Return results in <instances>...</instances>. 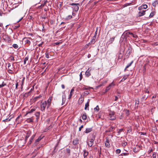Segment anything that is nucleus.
<instances>
[{
  "label": "nucleus",
  "mask_w": 158,
  "mask_h": 158,
  "mask_svg": "<svg viewBox=\"0 0 158 158\" xmlns=\"http://www.w3.org/2000/svg\"><path fill=\"white\" fill-rule=\"evenodd\" d=\"M70 5L73 6L72 7L73 10L76 12L77 11L79 10L78 6L79 5V3H70Z\"/></svg>",
  "instance_id": "obj_1"
},
{
  "label": "nucleus",
  "mask_w": 158,
  "mask_h": 158,
  "mask_svg": "<svg viewBox=\"0 0 158 158\" xmlns=\"http://www.w3.org/2000/svg\"><path fill=\"white\" fill-rule=\"evenodd\" d=\"M109 118L111 120L115 119L116 117L114 115V111H110L109 114Z\"/></svg>",
  "instance_id": "obj_2"
},
{
  "label": "nucleus",
  "mask_w": 158,
  "mask_h": 158,
  "mask_svg": "<svg viewBox=\"0 0 158 158\" xmlns=\"http://www.w3.org/2000/svg\"><path fill=\"white\" fill-rule=\"evenodd\" d=\"M47 105V102L45 101L44 102H43L41 105V108L42 111H43L45 110V108Z\"/></svg>",
  "instance_id": "obj_3"
},
{
  "label": "nucleus",
  "mask_w": 158,
  "mask_h": 158,
  "mask_svg": "<svg viewBox=\"0 0 158 158\" xmlns=\"http://www.w3.org/2000/svg\"><path fill=\"white\" fill-rule=\"evenodd\" d=\"M130 34H133V33L127 31H125L122 35V37H126L127 38V37H129V35Z\"/></svg>",
  "instance_id": "obj_4"
},
{
  "label": "nucleus",
  "mask_w": 158,
  "mask_h": 158,
  "mask_svg": "<svg viewBox=\"0 0 158 158\" xmlns=\"http://www.w3.org/2000/svg\"><path fill=\"white\" fill-rule=\"evenodd\" d=\"M115 84H114L113 82H112L111 83L109 84V85L106 87V92H107L108 90H109L111 87L114 86V85Z\"/></svg>",
  "instance_id": "obj_5"
},
{
  "label": "nucleus",
  "mask_w": 158,
  "mask_h": 158,
  "mask_svg": "<svg viewBox=\"0 0 158 158\" xmlns=\"http://www.w3.org/2000/svg\"><path fill=\"white\" fill-rule=\"evenodd\" d=\"M94 139H91L89 140L87 142V143L88 144V146L89 147H91L94 143Z\"/></svg>",
  "instance_id": "obj_6"
},
{
  "label": "nucleus",
  "mask_w": 158,
  "mask_h": 158,
  "mask_svg": "<svg viewBox=\"0 0 158 158\" xmlns=\"http://www.w3.org/2000/svg\"><path fill=\"white\" fill-rule=\"evenodd\" d=\"M140 150V146L139 145L136 146L135 147L133 148V151L135 153H136L139 152Z\"/></svg>",
  "instance_id": "obj_7"
},
{
  "label": "nucleus",
  "mask_w": 158,
  "mask_h": 158,
  "mask_svg": "<svg viewBox=\"0 0 158 158\" xmlns=\"http://www.w3.org/2000/svg\"><path fill=\"white\" fill-rule=\"evenodd\" d=\"M146 10H141L139 11L138 14V17H140L142 16L143 15L145 14V12Z\"/></svg>",
  "instance_id": "obj_8"
},
{
  "label": "nucleus",
  "mask_w": 158,
  "mask_h": 158,
  "mask_svg": "<svg viewBox=\"0 0 158 158\" xmlns=\"http://www.w3.org/2000/svg\"><path fill=\"white\" fill-rule=\"evenodd\" d=\"M132 49L130 45H129L128 47V50L127 52V56L131 54V52Z\"/></svg>",
  "instance_id": "obj_9"
},
{
  "label": "nucleus",
  "mask_w": 158,
  "mask_h": 158,
  "mask_svg": "<svg viewBox=\"0 0 158 158\" xmlns=\"http://www.w3.org/2000/svg\"><path fill=\"white\" fill-rule=\"evenodd\" d=\"M148 8V6L146 4H144L141 6L139 7L138 9L139 10H141L142 9H146Z\"/></svg>",
  "instance_id": "obj_10"
},
{
  "label": "nucleus",
  "mask_w": 158,
  "mask_h": 158,
  "mask_svg": "<svg viewBox=\"0 0 158 158\" xmlns=\"http://www.w3.org/2000/svg\"><path fill=\"white\" fill-rule=\"evenodd\" d=\"M46 102H47V108H48L51 106V99H50V98H49L48 100Z\"/></svg>",
  "instance_id": "obj_11"
},
{
  "label": "nucleus",
  "mask_w": 158,
  "mask_h": 158,
  "mask_svg": "<svg viewBox=\"0 0 158 158\" xmlns=\"http://www.w3.org/2000/svg\"><path fill=\"white\" fill-rule=\"evenodd\" d=\"M90 69H88L85 72V74L86 76L89 77L90 75Z\"/></svg>",
  "instance_id": "obj_12"
},
{
  "label": "nucleus",
  "mask_w": 158,
  "mask_h": 158,
  "mask_svg": "<svg viewBox=\"0 0 158 158\" xmlns=\"http://www.w3.org/2000/svg\"><path fill=\"white\" fill-rule=\"evenodd\" d=\"M89 99L88 101L85 104V110H86L87 108H88V110H89Z\"/></svg>",
  "instance_id": "obj_13"
},
{
  "label": "nucleus",
  "mask_w": 158,
  "mask_h": 158,
  "mask_svg": "<svg viewBox=\"0 0 158 158\" xmlns=\"http://www.w3.org/2000/svg\"><path fill=\"white\" fill-rule=\"evenodd\" d=\"M84 154L83 156L84 158H85L87 156L88 154V152L86 151L85 150H83Z\"/></svg>",
  "instance_id": "obj_14"
},
{
  "label": "nucleus",
  "mask_w": 158,
  "mask_h": 158,
  "mask_svg": "<svg viewBox=\"0 0 158 158\" xmlns=\"http://www.w3.org/2000/svg\"><path fill=\"white\" fill-rule=\"evenodd\" d=\"M47 2H48V1L47 0L44 1L43 4H41L40 6H39V8H42L45 5Z\"/></svg>",
  "instance_id": "obj_15"
},
{
  "label": "nucleus",
  "mask_w": 158,
  "mask_h": 158,
  "mask_svg": "<svg viewBox=\"0 0 158 158\" xmlns=\"http://www.w3.org/2000/svg\"><path fill=\"white\" fill-rule=\"evenodd\" d=\"M92 131V128H87L86 129L85 132V133H88Z\"/></svg>",
  "instance_id": "obj_16"
},
{
  "label": "nucleus",
  "mask_w": 158,
  "mask_h": 158,
  "mask_svg": "<svg viewBox=\"0 0 158 158\" xmlns=\"http://www.w3.org/2000/svg\"><path fill=\"white\" fill-rule=\"evenodd\" d=\"M26 39L25 40V41L26 44H28L29 45L31 44V42L28 39H27V38L25 37L23 38V40Z\"/></svg>",
  "instance_id": "obj_17"
},
{
  "label": "nucleus",
  "mask_w": 158,
  "mask_h": 158,
  "mask_svg": "<svg viewBox=\"0 0 158 158\" xmlns=\"http://www.w3.org/2000/svg\"><path fill=\"white\" fill-rule=\"evenodd\" d=\"M40 112H37L35 113V115L36 117V120L37 121L39 118V117L40 115Z\"/></svg>",
  "instance_id": "obj_18"
},
{
  "label": "nucleus",
  "mask_w": 158,
  "mask_h": 158,
  "mask_svg": "<svg viewBox=\"0 0 158 158\" xmlns=\"http://www.w3.org/2000/svg\"><path fill=\"white\" fill-rule=\"evenodd\" d=\"M155 12H151L149 16V17H146V19H148L149 18L152 17L155 15Z\"/></svg>",
  "instance_id": "obj_19"
},
{
  "label": "nucleus",
  "mask_w": 158,
  "mask_h": 158,
  "mask_svg": "<svg viewBox=\"0 0 158 158\" xmlns=\"http://www.w3.org/2000/svg\"><path fill=\"white\" fill-rule=\"evenodd\" d=\"M79 143V141L78 139H76L73 142V143L74 145H76Z\"/></svg>",
  "instance_id": "obj_20"
},
{
  "label": "nucleus",
  "mask_w": 158,
  "mask_h": 158,
  "mask_svg": "<svg viewBox=\"0 0 158 158\" xmlns=\"http://www.w3.org/2000/svg\"><path fill=\"white\" fill-rule=\"evenodd\" d=\"M35 135H33L31 137L30 140L28 142V143L29 144H30L31 143V142L33 141V139H34L35 137Z\"/></svg>",
  "instance_id": "obj_21"
},
{
  "label": "nucleus",
  "mask_w": 158,
  "mask_h": 158,
  "mask_svg": "<svg viewBox=\"0 0 158 158\" xmlns=\"http://www.w3.org/2000/svg\"><path fill=\"white\" fill-rule=\"evenodd\" d=\"M115 127L113 126H111L109 129H108V130L106 131L107 132H110L111 131H112L113 129H115Z\"/></svg>",
  "instance_id": "obj_22"
},
{
  "label": "nucleus",
  "mask_w": 158,
  "mask_h": 158,
  "mask_svg": "<svg viewBox=\"0 0 158 158\" xmlns=\"http://www.w3.org/2000/svg\"><path fill=\"white\" fill-rule=\"evenodd\" d=\"M41 97H42L41 95H39L38 96H37L36 97H35L33 98V100L35 102V101H36L38 99L40 98Z\"/></svg>",
  "instance_id": "obj_23"
},
{
  "label": "nucleus",
  "mask_w": 158,
  "mask_h": 158,
  "mask_svg": "<svg viewBox=\"0 0 158 158\" xmlns=\"http://www.w3.org/2000/svg\"><path fill=\"white\" fill-rule=\"evenodd\" d=\"M105 145L106 147L108 148L110 146V143L109 142L108 140L107 139L105 143Z\"/></svg>",
  "instance_id": "obj_24"
},
{
  "label": "nucleus",
  "mask_w": 158,
  "mask_h": 158,
  "mask_svg": "<svg viewBox=\"0 0 158 158\" xmlns=\"http://www.w3.org/2000/svg\"><path fill=\"white\" fill-rule=\"evenodd\" d=\"M147 64H145L143 67V73L144 74H145L146 71V66Z\"/></svg>",
  "instance_id": "obj_25"
},
{
  "label": "nucleus",
  "mask_w": 158,
  "mask_h": 158,
  "mask_svg": "<svg viewBox=\"0 0 158 158\" xmlns=\"http://www.w3.org/2000/svg\"><path fill=\"white\" fill-rule=\"evenodd\" d=\"M74 91V89L73 88L71 89L70 92V94H69V99H70V98H71L72 96V93Z\"/></svg>",
  "instance_id": "obj_26"
},
{
  "label": "nucleus",
  "mask_w": 158,
  "mask_h": 158,
  "mask_svg": "<svg viewBox=\"0 0 158 158\" xmlns=\"http://www.w3.org/2000/svg\"><path fill=\"white\" fill-rule=\"evenodd\" d=\"M133 63V61H132L130 63L128 64L126 66L125 69H124V71H125L129 67H130L131 65Z\"/></svg>",
  "instance_id": "obj_27"
},
{
  "label": "nucleus",
  "mask_w": 158,
  "mask_h": 158,
  "mask_svg": "<svg viewBox=\"0 0 158 158\" xmlns=\"http://www.w3.org/2000/svg\"><path fill=\"white\" fill-rule=\"evenodd\" d=\"M62 105H63V104L64 103V102L66 100V96L64 94V95L62 96Z\"/></svg>",
  "instance_id": "obj_28"
},
{
  "label": "nucleus",
  "mask_w": 158,
  "mask_h": 158,
  "mask_svg": "<svg viewBox=\"0 0 158 158\" xmlns=\"http://www.w3.org/2000/svg\"><path fill=\"white\" fill-rule=\"evenodd\" d=\"M87 118V115L85 113H84L82 116V118L83 120H85Z\"/></svg>",
  "instance_id": "obj_29"
},
{
  "label": "nucleus",
  "mask_w": 158,
  "mask_h": 158,
  "mask_svg": "<svg viewBox=\"0 0 158 158\" xmlns=\"http://www.w3.org/2000/svg\"><path fill=\"white\" fill-rule=\"evenodd\" d=\"M158 4V1L156 0L152 3V5L153 6L155 7L156 5Z\"/></svg>",
  "instance_id": "obj_30"
},
{
  "label": "nucleus",
  "mask_w": 158,
  "mask_h": 158,
  "mask_svg": "<svg viewBox=\"0 0 158 158\" xmlns=\"http://www.w3.org/2000/svg\"><path fill=\"white\" fill-rule=\"evenodd\" d=\"M84 100V98L82 97L80 98L78 102L79 103L81 104Z\"/></svg>",
  "instance_id": "obj_31"
},
{
  "label": "nucleus",
  "mask_w": 158,
  "mask_h": 158,
  "mask_svg": "<svg viewBox=\"0 0 158 158\" xmlns=\"http://www.w3.org/2000/svg\"><path fill=\"white\" fill-rule=\"evenodd\" d=\"M128 77L127 75H125L124 76L122 79L121 80V81H124L125 80H126L127 78Z\"/></svg>",
  "instance_id": "obj_32"
},
{
  "label": "nucleus",
  "mask_w": 158,
  "mask_h": 158,
  "mask_svg": "<svg viewBox=\"0 0 158 158\" xmlns=\"http://www.w3.org/2000/svg\"><path fill=\"white\" fill-rule=\"evenodd\" d=\"M25 79V77H23V79H22V84H21V89H23V85Z\"/></svg>",
  "instance_id": "obj_33"
},
{
  "label": "nucleus",
  "mask_w": 158,
  "mask_h": 158,
  "mask_svg": "<svg viewBox=\"0 0 158 158\" xmlns=\"http://www.w3.org/2000/svg\"><path fill=\"white\" fill-rule=\"evenodd\" d=\"M41 139L42 138H41V137H39V138L35 140V143H38L41 140Z\"/></svg>",
  "instance_id": "obj_34"
},
{
  "label": "nucleus",
  "mask_w": 158,
  "mask_h": 158,
  "mask_svg": "<svg viewBox=\"0 0 158 158\" xmlns=\"http://www.w3.org/2000/svg\"><path fill=\"white\" fill-rule=\"evenodd\" d=\"M35 108H33V109H31L30 110V111H29V112H28L27 113L26 115H27L28 113H31L32 112H33L34 111H35Z\"/></svg>",
  "instance_id": "obj_35"
},
{
  "label": "nucleus",
  "mask_w": 158,
  "mask_h": 158,
  "mask_svg": "<svg viewBox=\"0 0 158 158\" xmlns=\"http://www.w3.org/2000/svg\"><path fill=\"white\" fill-rule=\"evenodd\" d=\"M28 57H26L25 58L24 60V64H25L26 63V61L28 60Z\"/></svg>",
  "instance_id": "obj_36"
},
{
  "label": "nucleus",
  "mask_w": 158,
  "mask_h": 158,
  "mask_svg": "<svg viewBox=\"0 0 158 158\" xmlns=\"http://www.w3.org/2000/svg\"><path fill=\"white\" fill-rule=\"evenodd\" d=\"M114 37H113L110 39L109 40L110 43H112L113 42L114 40Z\"/></svg>",
  "instance_id": "obj_37"
},
{
  "label": "nucleus",
  "mask_w": 158,
  "mask_h": 158,
  "mask_svg": "<svg viewBox=\"0 0 158 158\" xmlns=\"http://www.w3.org/2000/svg\"><path fill=\"white\" fill-rule=\"evenodd\" d=\"M12 46L15 48H16V49L18 48L19 47L18 45L16 44H14L12 45Z\"/></svg>",
  "instance_id": "obj_38"
},
{
  "label": "nucleus",
  "mask_w": 158,
  "mask_h": 158,
  "mask_svg": "<svg viewBox=\"0 0 158 158\" xmlns=\"http://www.w3.org/2000/svg\"><path fill=\"white\" fill-rule=\"evenodd\" d=\"M66 152L69 154L68 155H70V150L69 148H67L66 149Z\"/></svg>",
  "instance_id": "obj_39"
},
{
  "label": "nucleus",
  "mask_w": 158,
  "mask_h": 158,
  "mask_svg": "<svg viewBox=\"0 0 158 158\" xmlns=\"http://www.w3.org/2000/svg\"><path fill=\"white\" fill-rule=\"evenodd\" d=\"M148 97V96H146L145 95H144L143 96L142 98V101H143L145 100Z\"/></svg>",
  "instance_id": "obj_40"
},
{
  "label": "nucleus",
  "mask_w": 158,
  "mask_h": 158,
  "mask_svg": "<svg viewBox=\"0 0 158 158\" xmlns=\"http://www.w3.org/2000/svg\"><path fill=\"white\" fill-rule=\"evenodd\" d=\"M6 85V84L4 82H3L2 84H0V88L4 87V86Z\"/></svg>",
  "instance_id": "obj_41"
},
{
  "label": "nucleus",
  "mask_w": 158,
  "mask_h": 158,
  "mask_svg": "<svg viewBox=\"0 0 158 158\" xmlns=\"http://www.w3.org/2000/svg\"><path fill=\"white\" fill-rule=\"evenodd\" d=\"M20 27V25L19 24L15 26H14V29H17L18 28H19Z\"/></svg>",
  "instance_id": "obj_42"
},
{
  "label": "nucleus",
  "mask_w": 158,
  "mask_h": 158,
  "mask_svg": "<svg viewBox=\"0 0 158 158\" xmlns=\"http://www.w3.org/2000/svg\"><path fill=\"white\" fill-rule=\"evenodd\" d=\"M72 16L71 15H69L67 17H66V18L65 19H69L72 18Z\"/></svg>",
  "instance_id": "obj_43"
},
{
  "label": "nucleus",
  "mask_w": 158,
  "mask_h": 158,
  "mask_svg": "<svg viewBox=\"0 0 158 158\" xmlns=\"http://www.w3.org/2000/svg\"><path fill=\"white\" fill-rule=\"evenodd\" d=\"M11 119V118L9 119L8 118H6V119H4V120H3L2 121L4 122H8V121H10Z\"/></svg>",
  "instance_id": "obj_44"
},
{
  "label": "nucleus",
  "mask_w": 158,
  "mask_h": 158,
  "mask_svg": "<svg viewBox=\"0 0 158 158\" xmlns=\"http://www.w3.org/2000/svg\"><path fill=\"white\" fill-rule=\"evenodd\" d=\"M115 152L117 154H119L121 152V150L119 149H117L116 150Z\"/></svg>",
  "instance_id": "obj_45"
},
{
  "label": "nucleus",
  "mask_w": 158,
  "mask_h": 158,
  "mask_svg": "<svg viewBox=\"0 0 158 158\" xmlns=\"http://www.w3.org/2000/svg\"><path fill=\"white\" fill-rule=\"evenodd\" d=\"M27 120H28V122H29L32 123L33 122V119H32L31 118H29Z\"/></svg>",
  "instance_id": "obj_46"
},
{
  "label": "nucleus",
  "mask_w": 158,
  "mask_h": 158,
  "mask_svg": "<svg viewBox=\"0 0 158 158\" xmlns=\"http://www.w3.org/2000/svg\"><path fill=\"white\" fill-rule=\"evenodd\" d=\"M123 129H119L118 132V135H119L120 133L123 131Z\"/></svg>",
  "instance_id": "obj_47"
},
{
  "label": "nucleus",
  "mask_w": 158,
  "mask_h": 158,
  "mask_svg": "<svg viewBox=\"0 0 158 158\" xmlns=\"http://www.w3.org/2000/svg\"><path fill=\"white\" fill-rule=\"evenodd\" d=\"M94 110H96L98 111L99 110V108L98 106H97L94 109Z\"/></svg>",
  "instance_id": "obj_48"
},
{
  "label": "nucleus",
  "mask_w": 158,
  "mask_h": 158,
  "mask_svg": "<svg viewBox=\"0 0 158 158\" xmlns=\"http://www.w3.org/2000/svg\"><path fill=\"white\" fill-rule=\"evenodd\" d=\"M127 144V143L126 142H124L122 144V146L123 147H125Z\"/></svg>",
  "instance_id": "obj_49"
},
{
  "label": "nucleus",
  "mask_w": 158,
  "mask_h": 158,
  "mask_svg": "<svg viewBox=\"0 0 158 158\" xmlns=\"http://www.w3.org/2000/svg\"><path fill=\"white\" fill-rule=\"evenodd\" d=\"M29 136L30 135L28 133H27V135L26 136L25 140H26L29 137Z\"/></svg>",
  "instance_id": "obj_50"
},
{
  "label": "nucleus",
  "mask_w": 158,
  "mask_h": 158,
  "mask_svg": "<svg viewBox=\"0 0 158 158\" xmlns=\"http://www.w3.org/2000/svg\"><path fill=\"white\" fill-rule=\"evenodd\" d=\"M45 54H46V57L47 58H49V56L48 52H46Z\"/></svg>",
  "instance_id": "obj_51"
},
{
  "label": "nucleus",
  "mask_w": 158,
  "mask_h": 158,
  "mask_svg": "<svg viewBox=\"0 0 158 158\" xmlns=\"http://www.w3.org/2000/svg\"><path fill=\"white\" fill-rule=\"evenodd\" d=\"M152 45L154 47L155 46H157L158 45V42L154 43L152 44Z\"/></svg>",
  "instance_id": "obj_52"
},
{
  "label": "nucleus",
  "mask_w": 158,
  "mask_h": 158,
  "mask_svg": "<svg viewBox=\"0 0 158 158\" xmlns=\"http://www.w3.org/2000/svg\"><path fill=\"white\" fill-rule=\"evenodd\" d=\"M80 80H81L82 79V73H80Z\"/></svg>",
  "instance_id": "obj_53"
},
{
  "label": "nucleus",
  "mask_w": 158,
  "mask_h": 158,
  "mask_svg": "<svg viewBox=\"0 0 158 158\" xmlns=\"http://www.w3.org/2000/svg\"><path fill=\"white\" fill-rule=\"evenodd\" d=\"M152 157L153 158H156V153L155 152L153 153L152 155Z\"/></svg>",
  "instance_id": "obj_54"
},
{
  "label": "nucleus",
  "mask_w": 158,
  "mask_h": 158,
  "mask_svg": "<svg viewBox=\"0 0 158 158\" xmlns=\"http://www.w3.org/2000/svg\"><path fill=\"white\" fill-rule=\"evenodd\" d=\"M85 94L88 95L89 94V92L88 91H86L84 92Z\"/></svg>",
  "instance_id": "obj_55"
},
{
  "label": "nucleus",
  "mask_w": 158,
  "mask_h": 158,
  "mask_svg": "<svg viewBox=\"0 0 158 158\" xmlns=\"http://www.w3.org/2000/svg\"><path fill=\"white\" fill-rule=\"evenodd\" d=\"M123 156H127L129 155V153H123Z\"/></svg>",
  "instance_id": "obj_56"
},
{
  "label": "nucleus",
  "mask_w": 158,
  "mask_h": 158,
  "mask_svg": "<svg viewBox=\"0 0 158 158\" xmlns=\"http://www.w3.org/2000/svg\"><path fill=\"white\" fill-rule=\"evenodd\" d=\"M130 35H131L134 38H136L137 36V35H136L134 34L133 33V34H130Z\"/></svg>",
  "instance_id": "obj_57"
},
{
  "label": "nucleus",
  "mask_w": 158,
  "mask_h": 158,
  "mask_svg": "<svg viewBox=\"0 0 158 158\" xmlns=\"http://www.w3.org/2000/svg\"><path fill=\"white\" fill-rule=\"evenodd\" d=\"M12 68H11V69H9V73H12V70L11 69Z\"/></svg>",
  "instance_id": "obj_58"
},
{
  "label": "nucleus",
  "mask_w": 158,
  "mask_h": 158,
  "mask_svg": "<svg viewBox=\"0 0 158 158\" xmlns=\"http://www.w3.org/2000/svg\"><path fill=\"white\" fill-rule=\"evenodd\" d=\"M83 125H81L80 127L79 128V131H81L82 128H83Z\"/></svg>",
  "instance_id": "obj_59"
},
{
  "label": "nucleus",
  "mask_w": 158,
  "mask_h": 158,
  "mask_svg": "<svg viewBox=\"0 0 158 158\" xmlns=\"http://www.w3.org/2000/svg\"><path fill=\"white\" fill-rule=\"evenodd\" d=\"M18 83L17 81L16 83V84L15 88L16 89H18Z\"/></svg>",
  "instance_id": "obj_60"
},
{
  "label": "nucleus",
  "mask_w": 158,
  "mask_h": 158,
  "mask_svg": "<svg viewBox=\"0 0 158 158\" xmlns=\"http://www.w3.org/2000/svg\"><path fill=\"white\" fill-rule=\"evenodd\" d=\"M50 23L51 24H53L54 23V22L53 20H51Z\"/></svg>",
  "instance_id": "obj_61"
},
{
  "label": "nucleus",
  "mask_w": 158,
  "mask_h": 158,
  "mask_svg": "<svg viewBox=\"0 0 158 158\" xmlns=\"http://www.w3.org/2000/svg\"><path fill=\"white\" fill-rule=\"evenodd\" d=\"M43 44V42H41V44H38V45L39 47L41 46Z\"/></svg>",
  "instance_id": "obj_62"
},
{
  "label": "nucleus",
  "mask_w": 158,
  "mask_h": 158,
  "mask_svg": "<svg viewBox=\"0 0 158 158\" xmlns=\"http://www.w3.org/2000/svg\"><path fill=\"white\" fill-rule=\"evenodd\" d=\"M21 117V116H19L16 118V121H17L20 118V117Z\"/></svg>",
  "instance_id": "obj_63"
},
{
  "label": "nucleus",
  "mask_w": 158,
  "mask_h": 158,
  "mask_svg": "<svg viewBox=\"0 0 158 158\" xmlns=\"http://www.w3.org/2000/svg\"><path fill=\"white\" fill-rule=\"evenodd\" d=\"M10 59H11V60H15L14 57L13 56H11V57H10Z\"/></svg>",
  "instance_id": "obj_64"
}]
</instances>
